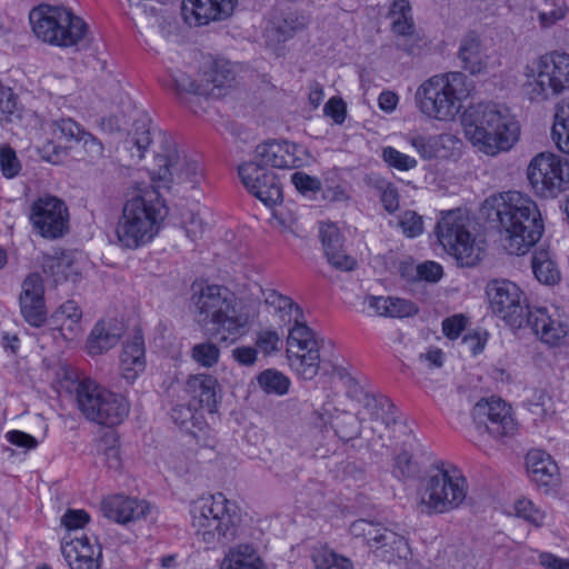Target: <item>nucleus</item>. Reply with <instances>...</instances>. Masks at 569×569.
<instances>
[{
    "label": "nucleus",
    "mask_w": 569,
    "mask_h": 569,
    "mask_svg": "<svg viewBox=\"0 0 569 569\" xmlns=\"http://www.w3.org/2000/svg\"><path fill=\"white\" fill-rule=\"evenodd\" d=\"M481 214L495 224L503 249L510 254H526L543 233L537 203L519 191L489 196L481 206Z\"/></svg>",
    "instance_id": "f257e3e1"
},
{
    "label": "nucleus",
    "mask_w": 569,
    "mask_h": 569,
    "mask_svg": "<svg viewBox=\"0 0 569 569\" xmlns=\"http://www.w3.org/2000/svg\"><path fill=\"white\" fill-rule=\"evenodd\" d=\"M191 301L198 321L221 343H234L242 338L258 316L253 301L239 299L217 284L194 286Z\"/></svg>",
    "instance_id": "f03ea898"
},
{
    "label": "nucleus",
    "mask_w": 569,
    "mask_h": 569,
    "mask_svg": "<svg viewBox=\"0 0 569 569\" xmlns=\"http://www.w3.org/2000/svg\"><path fill=\"white\" fill-rule=\"evenodd\" d=\"M465 138L477 152L497 157L520 139V124L510 110L497 102H478L461 117Z\"/></svg>",
    "instance_id": "7ed1b4c3"
},
{
    "label": "nucleus",
    "mask_w": 569,
    "mask_h": 569,
    "mask_svg": "<svg viewBox=\"0 0 569 569\" xmlns=\"http://www.w3.org/2000/svg\"><path fill=\"white\" fill-rule=\"evenodd\" d=\"M473 90V82L463 72H442L429 77L418 86L415 104L426 119L451 123L463 114L466 102Z\"/></svg>",
    "instance_id": "20e7f679"
},
{
    "label": "nucleus",
    "mask_w": 569,
    "mask_h": 569,
    "mask_svg": "<svg viewBox=\"0 0 569 569\" xmlns=\"http://www.w3.org/2000/svg\"><path fill=\"white\" fill-rule=\"evenodd\" d=\"M167 209L158 191L138 188L130 192L123 203L114 233L122 249L137 250L159 234Z\"/></svg>",
    "instance_id": "39448f33"
},
{
    "label": "nucleus",
    "mask_w": 569,
    "mask_h": 569,
    "mask_svg": "<svg viewBox=\"0 0 569 569\" xmlns=\"http://www.w3.org/2000/svg\"><path fill=\"white\" fill-rule=\"evenodd\" d=\"M190 517L197 536L208 545L229 543L244 536L240 508L221 492L192 501Z\"/></svg>",
    "instance_id": "423d86ee"
},
{
    "label": "nucleus",
    "mask_w": 569,
    "mask_h": 569,
    "mask_svg": "<svg viewBox=\"0 0 569 569\" xmlns=\"http://www.w3.org/2000/svg\"><path fill=\"white\" fill-rule=\"evenodd\" d=\"M469 483L461 469L449 462L433 466L417 490V510L423 515H443L459 509L466 501Z\"/></svg>",
    "instance_id": "0eeeda50"
},
{
    "label": "nucleus",
    "mask_w": 569,
    "mask_h": 569,
    "mask_svg": "<svg viewBox=\"0 0 569 569\" xmlns=\"http://www.w3.org/2000/svg\"><path fill=\"white\" fill-rule=\"evenodd\" d=\"M521 93L531 103L547 102L569 90V53L546 52L521 70Z\"/></svg>",
    "instance_id": "6e6552de"
},
{
    "label": "nucleus",
    "mask_w": 569,
    "mask_h": 569,
    "mask_svg": "<svg viewBox=\"0 0 569 569\" xmlns=\"http://www.w3.org/2000/svg\"><path fill=\"white\" fill-rule=\"evenodd\" d=\"M29 20L39 40L59 48L79 46L89 32L87 22L63 6L40 4L30 11Z\"/></svg>",
    "instance_id": "1a4fd4ad"
},
{
    "label": "nucleus",
    "mask_w": 569,
    "mask_h": 569,
    "mask_svg": "<svg viewBox=\"0 0 569 569\" xmlns=\"http://www.w3.org/2000/svg\"><path fill=\"white\" fill-rule=\"evenodd\" d=\"M163 150L156 154V167L151 171L154 189H171L182 186L197 188L203 180V167L198 156L178 149L172 138L162 136Z\"/></svg>",
    "instance_id": "9d476101"
},
{
    "label": "nucleus",
    "mask_w": 569,
    "mask_h": 569,
    "mask_svg": "<svg viewBox=\"0 0 569 569\" xmlns=\"http://www.w3.org/2000/svg\"><path fill=\"white\" fill-rule=\"evenodd\" d=\"M468 217L461 210H451L437 223V237L445 250L462 267L479 263L486 252V242L468 230Z\"/></svg>",
    "instance_id": "9b49d317"
},
{
    "label": "nucleus",
    "mask_w": 569,
    "mask_h": 569,
    "mask_svg": "<svg viewBox=\"0 0 569 569\" xmlns=\"http://www.w3.org/2000/svg\"><path fill=\"white\" fill-rule=\"evenodd\" d=\"M77 405L88 420L107 427L120 425L130 412V403L126 397L90 379L78 385Z\"/></svg>",
    "instance_id": "f8f14e48"
},
{
    "label": "nucleus",
    "mask_w": 569,
    "mask_h": 569,
    "mask_svg": "<svg viewBox=\"0 0 569 569\" xmlns=\"http://www.w3.org/2000/svg\"><path fill=\"white\" fill-rule=\"evenodd\" d=\"M527 177L536 192L556 197L569 190V160L553 152H540L530 160Z\"/></svg>",
    "instance_id": "ddd939ff"
},
{
    "label": "nucleus",
    "mask_w": 569,
    "mask_h": 569,
    "mask_svg": "<svg viewBox=\"0 0 569 569\" xmlns=\"http://www.w3.org/2000/svg\"><path fill=\"white\" fill-rule=\"evenodd\" d=\"M487 295L492 312L515 329L526 326L530 309L526 293L515 282L495 279L488 283Z\"/></svg>",
    "instance_id": "4468645a"
},
{
    "label": "nucleus",
    "mask_w": 569,
    "mask_h": 569,
    "mask_svg": "<svg viewBox=\"0 0 569 569\" xmlns=\"http://www.w3.org/2000/svg\"><path fill=\"white\" fill-rule=\"evenodd\" d=\"M287 358L291 369L303 380H312L320 370L319 342L305 320L289 328Z\"/></svg>",
    "instance_id": "2eb2a0df"
},
{
    "label": "nucleus",
    "mask_w": 569,
    "mask_h": 569,
    "mask_svg": "<svg viewBox=\"0 0 569 569\" xmlns=\"http://www.w3.org/2000/svg\"><path fill=\"white\" fill-rule=\"evenodd\" d=\"M471 418L479 435L500 439L512 437L518 431L511 407L499 398L478 401L471 410Z\"/></svg>",
    "instance_id": "dca6fc26"
},
{
    "label": "nucleus",
    "mask_w": 569,
    "mask_h": 569,
    "mask_svg": "<svg viewBox=\"0 0 569 569\" xmlns=\"http://www.w3.org/2000/svg\"><path fill=\"white\" fill-rule=\"evenodd\" d=\"M30 220L43 238L56 239L68 230V208L59 198L46 194L32 203Z\"/></svg>",
    "instance_id": "f3484780"
},
{
    "label": "nucleus",
    "mask_w": 569,
    "mask_h": 569,
    "mask_svg": "<svg viewBox=\"0 0 569 569\" xmlns=\"http://www.w3.org/2000/svg\"><path fill=\"white\" fill-rule=\"evenodd\" d=\"M406 140L425 160L455 159L459 157L462 148V140L448 132L438 134L409 133Z\"/></svg>",
    "instance_id": "a211bd4d"
},
{
    "label": "nucleus",
    "mask_w": 569,
    "mask_h": 569,
    "mask_svg": "<svg viewBox=\"0 0 569 569\" xmlns=\"http://www.w3.org/2000/svg\"><path fill=\"white\" fill-rule=\"evenodd\" d=\"M238 0H183L182 13L189 24L207 26L230 18Z\"/></svg>",
    "instance_id": "6ab92c4d"
},
{
    "label": "nucleus",
    "mask_w": 569,
    "mask_h": 569,
    "mask_svg": "<svg viewBox=\"0 0 569 569\" xmlns=\"http://www.w3.org/2000/svg\"><path fill=\"white\" fill-rule=\"evenodd\" d=\"M103 516L117 523L127 525L144 519L151 511L148 501L124 495H112L101 501Z\"/></svg>",
    "instance_id": "aec40b11"
},
{
    "label": "nucleus",
    "mask_w": 569,
    "mask_h": 569,
    "mask_svg": "<svg viewBox=\"0 0 569 569\" xmlns=\"http://www.w3.org/2000/svg\"><path fill=\"white\" fill-rule=\"evenodd\" d=\"M369 549L377 559L388 563L407 565L412 557L408 539L385 527L369 542Z\"/></svg>",
    "instance_id": "412c9836"
},
{
    "label": "nucleus",
    "mask_w": 569,
    "mask_h": 569,
    "mask_svg": "<svg viewBox=\"0 0 569 569\" xmlns=\"http://www.w3.org/2000/svg\"><path fill=\"white\" fill-rule=\"evenodd\" d=\"M61 552L70 569H100L101 550L84 535L68 533L62 540Z\"/></svg>",
    "instance_id": "4be33fe9"
},
{
    "label": "nucleus",
    "mask_w": 569,
    "mask_h": 569,
    "mask_svg": "<svg viewBox=\"0 0 569 569\" xmlns=\"http://www.w3.org/2000/svg\"><path fill=\"white\" fill-rule=\"evenodd\" d=\"M541 342L550 347H559L566 342L568 325L557 313H550L547 308L531 309L527 323Z\"/></svg>",
    "instance_id": "5701e85b"
},
{
    "label": "nucleus",
    "mask_w": 569,
    "mask_h": 569,
    "mask_svg": "<svg viewBox=\"0 0 569 569\" xmlns=\"http://www.w3.org/2000/svg\"><path fill=\"white\" fill-rule=\"evenodd\" d=\"M391 31L400 39L397 47L407 53H415L420 41L416 32L412 9L408 0H395L389 10Z\"/></svg>",
    "instance_id": "b1692460"
},
{
    "label": "nucleus",
    "mask_w": 569,
    "mask_h": 569,
    "mask_svg": "<svg viewBox=\"0 0 569 569\" xmlns=\"http://www.w3.org/2000/svg\"><path fill=\"white\" fill-rule=\"evenodd\" d=\"M43 293L42 279L38 273L29 274L22 282L19 298L21 313L24 320L33 327H41L46 321Z\"/></svg>",
    "instance_id": "393cba45"
},
{
    "label": "nucleus",
    "mask_w": 569,
    "mask_h": 569,
    "mask_svg": "<svg viewBox=\"0 0 569 569\" xmlns=\"http://www.w3.org/2000/svg\"><path fill=\"white\" fill-rule=\"evenodd\" d=\"M319 238L327 261L336 269L350 271L356 267L353 257L346 253L345 237L333 222H321Z\"/></svg>",
    "instance_id": "a878e982"
},
{
    "label": "nucleus",
    "mask_w": 569,
    "mask_h": 569,
    "mask_svg": "<svg viewBox=\"0 0 569 569\" xmlns=\"http://www.w3.org/2000/svg\"><path fill=\"white\" fill-rule=\"evenodd\" d=\"M458 57L462 68L472 76L485 73L500 64L499 59H492V54L475 34H468L462 39Z\"/></svg>",
    "instance_id": "bb28decb"
},
{
    "label": "nucleus",
    "mask_w": 569,
    "mask_h": 569,
    "mask_svg": "<svg viewBox=\"0 0 569 569\" xmlns=\"http://www.w3.org/2000/svg\"><path fill=\"white\" fill-rule=\"evenodd\" d=\"M303 17L296 14H274L266 21L262 37L267 47L277 51L282 43L291 39L298 30L306 27Z\"/></svg>",
    "instance_id": "cd10ccee"
},
{
    "label": "nucleus",
    "mask_w": 569,
    "mask_h": 569,
    "mask_svg": "<svg viewBox=\"0 0 569 569\" xmlns=\"http://www.w3.org/2000/svg\"><path fill=\"white\" fill-rule=\"evenodd\" d=\"M218 388L219 382L216 377L208 373H193L187 377L183 390L192 402L213 413L218 409Z\"/></svg>",
    "instance_id": "c85d7f7f"
},
{
    "label": "nucleus",
    "mask_w": 569,
    "mask_h": 569,
    "mask_svg": "<svg viewBox=\"0 0 569 569\" xmlns=\"http://www.w3.org/2000/svg\"><path fill=\"white\" fill-rule=\"evenodd\" d=\"M296 151V144L288 141H268L257 146L256 157L263 166L289 169L299 166Z\"/></svg>",
    "instance_id": "c756f323"
},
{
    "label": "nucleus",
    "mask_w": 569,
    "mask_h": 569,
    "mask_svg": "<svg viewBox=\"0 0 569 569\" xmlns=\"http://www.w3.org/2000/svg\"><path fill=\"white\" fill-rule=\"evenodd\" d=\"M52 329L58 330L66 340H74L81 336L82 310L74 300L61 303L49 318Z\"/></svg>",
    "instance_id": "7c9ffc66"
},
{
    "label": "nucleus",
    "mask_w": 569,
    "mask_h": 569,
    "mask_svg": "<svg viewBox=\"0 0 569 569\" xmlns=\"http://www.w3.org/2000/svg\"><path fill=\"white\" fill-rule=\"evenodd\" d=\"M526 467L532 482L540 487H555L559 482V468L551 456L533 449L527 453Z\"/></svg>",
    "instance_id": "2f4dec72"
},
{
    "label": "nucleus",
    "mask_w": 569,
    "mask_h": 569,
    "mask_svg": "<svg viewBox=\"0 0 569 569\" xmlns=\"http://www.w3.org/2000/svg\"><path fill=\"white\" fill-rule=\"evenodd\" d=\"M146 369V349L143 337L136 332L128 339L120 355V371L123 379L133 382Z\"/></svg>",
    "instance_id": "473e14b6"
},
{
    "label": "nucleus",
    "mask_w": 569,
    "mask_h": 569,
    "mask_svg": "<svg viewBox=\"0 0 569 569\" xmlns=\"http://www.w3.org/2000/svg\"><path fill=\"white\" fill-rule=\"evenodd\" d=\"M317 415L322 425H330L343 441L352 440L360 435V418L350 412L340 411L330 403H325Z\"/></svg>",
    "instance_id": "72a5a7b5"
},
{
    "label": "nucleus",
    "mask_w": 569,
    "mask_h": 569,
    "mask_svg": "<svg viewBox=\"0 0 569 569\" xmlns=\"http://www.w3.org/2000/svg\"><path fill=\"white\" fill-rule=\"evenodd\" d=\"M264 305L268 312L273 315L279 327L297 326L303 321L301 308L289 297H286L274 290L264 292Z\"/></svg>",
    "instance_id": "f704fd0d"
},
{
    "label": "nucleus",
    "mask_w": 569,
    "mask_h": 569,
    "mask_svg": "<svg viewBox=\"0 0 569 569\" xmlns=\"http://www.w3.org/2000/svg\"><path fill=\"white\" fill-rule=\"evenodd\" d=\"M365 305L370 315L390 318L411 317L418 312V307L410 300L398 297L368 296Z\"/></svg>",
    "instance_id": "c9c22d12"
},
{
    "label": "nucleus",
    "mask_w": 569,
    "mask_h": 569,
    "mask_svg": "<svg viewBox=\"0 0 569 569\" xmlns=\"http://www.w3.org/2000/svg\"><path fill=\"white\" fill-rule=\"evenodd\" d=\"M43 269L49 273L56 283L70 281L76 283L82 276L81 262L73 253L61 252L58 256L48 257Z\"/></svg>",
    "instance_id": "e433bc0d"
},
{
    "label": "nucleus",
    "mask_w": 569,
    "mask_h": 569,
    "mask_svg": "<svg viewBox=\"0 0 569 569\" xmlns=\"http://www.w3.org/2000/svg\"><path fill=\"white\" fill-rule=\"evenodd\" d=\"M122 336V328L113 321H99L87 339V350L91 356H99L113 348Z\"/></svg>",
    "instance_id": "4c0bfd02"
},
{
    "label": "nucleus",
    "mask_w": 569,
    "mask_h": 569,
    "mask_svg": "<svg viewBox=\"0 0 569 569\" xmlns=\"http://www.w3.org/2000/svg\"><path fill=\"white\" fill-rule=\"evenodd\" d=\"M220 569H267L258 549L251 543L230 547L220 563Z\"/></svg>",
    "instance_id": "58836bf2"
},
{
    "label": "nucleus",
    "mask_w": 569,
    "mask_h": 569,
    "mask_svg": "<svg viewBox=\"0 0 569 569\" xmlns=\"http://www.w3.org/2000/svg\"><path fill=\"white\" fill-rule=\"evenodd\" d=\"M131 118L133 119L132 129L128 131V144H131L137 149V157L141 159L143 153L149 148L150 143L153 141L154 136L158 137L161 143V150H163L162 136L160 131H151L150 120L140 111L132 110Z\"/></svg>",
    "instance_id": "ea45409f"
},
{
    "label": "nucleus",
    "mask_w": 569,
    "mask_h": 569,
    "mask_svg": "<svg viewBox=\"0 0 569 569\" xmlns=\"http://www.w3.org/2000/svg\"><path fill=\"white\" fill-rule=\"evenodd\" d=\"M360 400L363 402L362 410L359 411L360 419L369 417L387 427L396 422L395 406L388 398L365 393Z\"/></svg>",
    "instance_id": "a19ab883"
},
{
    "label": "nucleus",
    "mask_w": 569,
    "mask_h": 569,
    "mask_svg": "<svg viewBox=\"0 0 569 569\" xmlns=\"http://www.w3.org/2000/svg\"><path fill=\"white\" fill-rule=\"evenodd\" d=\"M551 139L559 151L569 156V96L555 107Z\"/></svg>",
    "instance_id": "79ce46f5"
},
{
    "label": "nucleus",
    "mask_w": 569,
    "mask_h": 569,
    "mask_svg": "<svg viewBox=\"0 0 569 569\" xmlns=\"http://www.w3.org/2000/svg\"><path fill=\"white\" fill-rule=\"evenodd\" d=\"M234 77L227 62H213L201 76V84L207 86L210 92L204 97H220L221 89L229 87Z\"/></svg>",
    "instance_id": "37998d69"
},
{
    "label": "nucleus",
    "mask_w": 569,
    "mask_h": 569,
    "mask_svg": "<svg viewBox=\"0 0 569 569\" xmlns=\"http://www.w3.org/2000/svg\"><path fill=\"white\" fill-rule=\"evenodd\" d=\"M43 130L51 137L50 142H77L84 129L71 118L52 120L44 124Z\"/></svg>",
    "instance_id": "c03bdc74"
},
{
    "label": "nucleus",
    "mask_w": 569,
    "mask_h": 569,
    "mask_svg": "<svg viewBox=\"0 0 569 569\" xmlns=\"http://www.w3.org/2000/svg\"><path fill=\"white\" fill-rule=\"evenodd\" d=\"M531 267L533 274L539 282L547 286H552L559 282L560 271L549 251H536L532 256Z\"/></svg>",
    "instance_id": "a18cd8bd"
},
{
    "label": "nucleus",
    "mask_w": 569,
    "mask_h": 569,
    "mask_svg": "<svg viewBox=\"0 0 569 569\" xmlns=\"http://www.w3.org/2000/svg\"><path fill=\"white\" fill-rule=\"evenodd\" d=\"M259 388L267 395L284 396L291 386L289 377L277 369H266L257 376Z\"/></svg>",
    "instance_id": "49530a36"
},
{
    "label": "nucleus",
    "mask_w": 569,
    "mask_h": 569,
    "mask_svg": "<svg viewBox=\"0 0 569 569\" xmlns=\"http://www.w3.org/2000/svg\"><path fill=\"white\" fill-rule=\"evenodd\" d=\"M163 83L180 97L183 94L202 96L210 92L207 86L201 84V82L198 83L197 80H192L187 72L181 70L171 72Z\"/></svg>",
    "instance_id": "de8ad7c7"
},
{
    "label": "nucleus",
    "mask_w": 569,
    "mask_h": 569,
    "mask_svg": "<svg viewBox=\"0 0 569 569\" xmlns=\"http://www.w3.org/2000/svg\"><path fill=\"white\" fill-rule=\"evenodd\" d=\"M512 512L516 517L537 528L545 526L548 519L547 511L526 497L517 498L513 501Z\"/></svg>",
    "instance_id": "09e8293b"
},
{
    "label": "nucleus",
    "mask_w": 569,
    "mask_h": 569,
    "mask_svg": "<svg viewBox=\"0 0 569 569\" xmlns=\"http://www.w3.org/2000/svg\"><path fill=\"white\" fill-rule=\"evenodd\" d=\"M311 557L315 569H353L350 559L327 547L316 548Z\"/></svg>",
    "instance_id": "8fccbe9b"
},
{
    "label": "nucleus",
    "mask_w": 569,
    "mask_h": 569,
    "mask_svg": "<svg viewBox=\"0 0 569 569\" xmlns=\"http://www.w3.org/2000/svg\"><path fill=\"white\" fill-rule=\"evenodd\" d=\"M97 453L107 468L118 470L121 467L120 446L113 435H106L97 442Z\"/></svg>",
    "instance_id": "3c124183"
},
{
    "label": "nucleus",
    "mask_w": 569,
    "mask_h": 569,
    "mask_svg": "<svg viewBox=\"0 0 569 569\" xmlns=\"http://www.w3.org/2000/svg\"><path fill=\"white\" fill-rule=\"evenodd\" d=\"M259 190H249L256 198L263 202L267 207H273L282 200L281 186L272 172V180L267 182V177L259 178L258 182Z\"/></svg>",
    "instance_id": "603ef678"
},
{
    "label": "nucleus",
    "mask_w": 569,
    "mask_h": 569,
    "mask_svg": "<svg viewBox=\"0 0 569 569\" xmlns=\"http://www.w3.org/2000/svg\"><path fill=\"white\" fill-rule=\"evenodd\" d=\"M567 13V6L563 0H545L538 9L537 19L541 28H550L562 20Z\"/></svg>",
    "instance_id": "864d4df0"
},
{
    "label": "nucleus",
    "mask_w": 569,
    "mask_h": 569,
    "mask_svg": "<svg viewBox=\"0 0 569 569\" xmlns=\"http://www.w3.org/2000/svg\"><path fill=\"white\" fill-rule=\"evenodd\" d=\"M190 358L200 367L212 368L219 362L220 349L211 341L196 343L190 350Z\"/></svg>",
    "instance_id": "5fc2aeb1"
},
{
    "label": "nucleus",
    "mask_w": 569,
    "mask_h": 569,
    "mask_svg": "<svg viewBox=\"0 0 569 569\" xmlns=\"http://www.w3.org/2000/svg\"><path fill=\"white\" fill-rule=\"evenodd\" d=\"M239 177L248 190H259L257 184L259 178L267 177V182H269L272 180V171L250 161L239 167Z\"/></svg>",
    "instance_id": "6e6d98bb"
},
{
    "label": "nucleus",
    "mask_w": 569,
    "mask_h": 569,
    "mask_svg": "<svg viewBox=\"0 0 569 569\" xmlns=\"http://www.w3.org/2000/svg\"><path fill=\"white\" fill-rule=\"evenodd\" d=\"M254 345L263 356H271L281 349V335L276 329H261L256 333Z\"/></svg>",
    "instance_id": "4d7b16f0"
},
{
    "label": "nucleus",
    "mask_w": 569,
    "mask_h": 569,
    "mask_svg": "<svg viewBox=\"0 0 569 569\" xmlns=\"http://www.w3.org/2000/svg\"><path fill=\"white\" fill-rule=\"evenodd\" d=\"M381 156L383 161L388 166L399 171H408L415 169L418 166V161L416 160V158L403 152H400L399 150L390 146L385 147L382 149Z\"/></svg>",
    "instance_id": "13d9d810"
},
{
    "label": "nucleus",
    "mask_w": 569,
    "mask_h": 569,
    "mask_svg": "<svg viewBox=\"0 0 569 569\" xmlns=\"http://www.w3.org/2000/svg\"><path fill=\"white\" fill-rule=\"evenodd\" d=\"M291 182L303 196H312L320 191L321 182L318 178L297 171L291 174Z\"/></svg>",
    "instance_id": "bf43d9fd"
},
{
    "label": "nucleus",
    "mask_w": 569,
    "mask_h": 569,
    "mask_svg": "<svg viewBox=\"0 0 569 569\" xmlns=\"http://www.w3.org/2000/svg\"><path fill=\"white\" fill-rule=\"evenodd\" d=\"M0 168L3 176L7 178H13L18 176L21 169L14 150L9 146H1L0 148Z\"/></svg>",
    "instance_id": "052dcab7"
},
{
    "label": "nucleus",
    "mask_w": 569,
    "mask_h": 569,
    "mask_svg": "<svg viewBox=\"0 0 569 569\" xmlns=\"http://www.w3.org/2000/svg\"><path fill=\"white\" fill-rule=\"evenodd\" d=\"M77 143H82L84 152L87 153L88 160L90 162H96L103 158V144L90 132L84 130L78 139Z\"/></svg>",
    "instance_id": "680f3d73"
},
{
    "label": "nucleus",
    "mask_w": 569,
    "mask_h": 569,
    "mask_svg": "<svg viewBox=\"0 0 569 569\" xmlns=\"http://www.w3.org/2000/svg\"><path fill=\"white\" fill-rule=\"evenodd\" d=\"M382 526L370 522L365 519L356 520L350 526V533L356 538H362L367 545L372 542L373 538L377 537Z\"/></svg>",
    "instance_id": "e2e57ef3"
},
{
    "label": "nucleus",
    "mask_w": 569,
    "mask_h": 569,
    "mask_svg": "<svg viewBox=\"0 0 569 569\" xmlns=\"http://www.w3.org/2000/svg\"><path fill=\"white\" fill-rule=\"evenodd\" d=\"M182 223L187 236L192 240L201 237L206 229V223L200 211H187L182 214Z\"/></svg>",
    "instance_id": "0e129e2a"
},
{
    "label": "nucleus",
    "mask_w": 569,
    "mask_h": 569,
    "mask_svg": "<svg viewBox=\"0 0 569 569\" xmlns=\"http://www.w3.org/2000/svg\"><path fill=\"white\" fill-rule=\"evenodd\" d=\"M399 226L402 232L409 238H415L423 231L422 219L413 211H405L400 216Z\"/></svg>",
    "instance_id": "69168bd1"
},
{
    "label": "nucleus",
    "mask_w": 569,
    "mask_h": 569,
    "mask_svg": "<svg viewBox=\"0 0 569 569\" xmlns=\"http://www.w3.org/2000/svg\"><path fill=\"white\" fill-rule=\"evenodd\" d=\"M82 381L78 380V375L74 369L68 366H60L56 371V383L61 390L71 392Z\"/></svg>",
    "instance_id": "338daca9"
},
{
    "label": "nucleus",
    "mask_w": 569,
    "mask_h": 569,
    "mask_svg": "<svg viewBox=\"0 0 569 569\" xmlns=\"http://www.w3.org/2000/svg\"><path fill=\"white\" fill-rule=\"evenodd\" d=\"M467 323L468 319L463 315H453L442 321V332L448 339L455 340L466 329Z\"/></svg>",
    "instance_id": "774afa93"
}]
</instances>
